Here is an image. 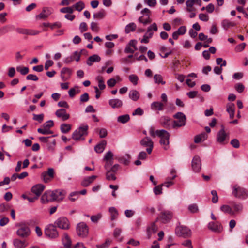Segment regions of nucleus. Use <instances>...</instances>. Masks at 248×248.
Wrapping results in <instances>:
<instances>
[{
	"label": "nucleus",
	"mask_w": 248,
	"mask_h": 248,
	"mask_svg": "<svg viewBox=\"0 0 248 248\" xmlns=\"http://www.w3.org/2000/svg\"><path fill=\"white\" fill-rule=\"evenodd\" d=\"M76 231L79 236L84 238L87 237L89 233V227L85 223L81 222L77 225Z\"/></svg>",
	"instance_id": "obj_6"
},
{
	"label": "nucleus",
	"mask_w": 248,
	"mask_h": 248,
	"mask_svg": "<svg viewBox=\"0 0 248 248\" xmlns=\"http://www.w3.org/2000/svg\"><path fill=\"white\" fill-rule=\"evenodd\" d=\"M173 117L177 120L173 121L172 126L174 128L180 127L185 125L186 123V116L181 112H178L173 115Z\"/></svg>",
	"instance_id": "obj_4"
},
{
	"label": "nucleus",
	"mask_w": 248,
	"mask_h": 248,
	"mask_svg": "<svg viewBox=\"0 0 248 248\" xmlns=\"http://www.w3.org/2000/svg\"><path fill=\"white\" fill-rule=\"evenodd\" d=\"M45 234L46 236L51 238H57L59 235L56 226L53 225H50L46 228Z\"/></svg>",
	"instance_id": "obj_11"
},
{
	"label": "nucleus",
	"mask_w": 248,
	"mask_h": 248,
	"mask_svg": "<svg viewBox=\"0 0 248 248\" xmlns=\"http://www.w3.org/2000/svg\"><path fill=\"white\" fill-rule=\"evenodd\" d=\"M37 131L38 133L44 135L50 134L53 133V132L51 130L46 128H44L43 127V128H38L37 129Z\"/></svg>",
	"instance_id": "obj_51"
},
{
	"label": "nucleus",
	"mask_w": 248,
	"mask_h": 248,
	"mask_svg": "<svg viewBox=\"0 0 248 248\" xmlns=\"http://www.w3.org/2000/svg\"><path fill=\"white\" fill-rule=\"evenodd\" d=\"M91 29L92 31L95 32H97L99 30V27L98 26V24L94 22H91Z\"/></svg>",
	"instance_id": "obj_61"
},
{
	"label": "nucleus",
	"mask_w": 248,
	"mask_h": 248,
	"mask_svg": "<svg viewBox=\"0 0 248 248\" xmlns=\"http://www.w3.org/2000/svg\"><path fill=\"white\" fill-rule=\"evenodd\" d=\"M108 103L109 105L113 108H120L123 105L122 101L117 98L110 99Z\"/></svg>",
	"instance_id": "obj_25"
},
{
	"label": "nucleus",
	"mask_w": 248,
	"mask_h": 248,
	"mask_svg": "<svg viewBox=\"0 0 248 248\" xmlns=\"http://www.w3.org/2000/svg\"><path fill=\"white\" fill-rule=\"evenodd\" d=\"M16 70L20 72L21 74L25 75L29 73V69L27 67H22L21 66H18L16 67Z\"/></svg>",
	"instance_id": "obj_50"
},
{
	"label": "nucleus",
	"mask_w": 248,
	"mask_h": 248,
	"mask_svg": "<svg viewBox=\"0 0 248 248\" xmlns=\"http://www.w3.org/2000/svg\"><path fill=\"white\" fill-rule=\"evenodd\" d=\"M54 224L59 228L63 230H67L69 228V221L68 219L65 217L59 218L55 221Z\"/></svg>",
	"instance_id": "obj_9"
},
{
	"label": "nucleus",
	"mask_w": 248,
	"mask_h": 248,
	"mask_svg": "<svg viewBox=\"0 0 248 248\" xmlns=\"http://www.w3.org/2000/svg\"><path fill=\"white\" fill-rule=\"evenodd\" d=\"M156 135L159 137L161 139L160 143L163 145V148L167 150L169 148L170 134L165 130H157L156 131Z\"/></svg>",
	"instance_id": "obj_2"
},
{
	"label": "nucleus",
	"mask_w": 248,
	"mask_h": 248,
	"mask_svg": "<svg viewBox=\"0 0 248 248\" xmlns=\"http://www.w3.org/2000/svg\"><path fill=\"white\" fill-rule=\"evenodd\" d=\"M154 80L155 83L165 84V81L163 80L162 76L160 74H155L154 76Z\"/></svg>",
	"instance_id": "obj_44"
},
{
	"label": "nucleus",
	"mask_w": 248,
	"mask_h": 248,
	"mask_svg": "<svg viewBox=\"0 0 248 248\" xmlns=\"http://www.w3.org/2000/svg\"><path fill=\"white\" fill-rule=\"evenodd\" d=\"M71 129V125L67 124H62L61 125L60 129L62 133L68 132Z\"/></svg>",
	"instance_id": "obj_43"
},
{
	"label": "nucleus",
	"mask_w": 248,
	"mask_h": 248,
	"mask_svg": "<svg viewBox=\"0 0 248 248\" xmlns=\"http://www.w3.org/2000/svg\"><path fill=\"white\" fill-rule=\"evenodd\" d=\"M129 97L132 100L136 101L140 98V94L137 90H132L129 93Z\"/></svg>",
	"instance_id": "obj_34"
},
{
	"label": "nucleus",
	"mask_w": 248,
	"mask_h": 248,
	"mask_svg": "<svg viewBox=\"0 0 248 248\" xmlns=\"http://www.w3.org/2000/svg\"><path fill=\"white\" fill-rule=\"evenodd\" d=\"M140 143L143 147H147V152L148 154H151L154 147V142L149 137H146L140 140Z\"/></svg>",
	"instance_id": "obj_7"
},
{
	"label": "nucleus",
	"mask_w": 248,
	"mask_h": 248,
	"mask_svg": "<svg viewBox=\"0 0 248 248\" xmlns=\"http://www.w3.org/2000/svg\"><path fill=\"white\" fill-rule=\"evenodd\" d=\"M78 196H79V192H78L77 191L71 192L69 194V199L70 201L74 202L77 199H78Z\"/></svg>",
	"instance_id": "obj_49"
},
{
	"label": "nucleus",
	"mask_w": 248,
	"mask_h": 248,
	"mask_svg": "<svg viewBox=\"0 0 248 248\" xmlns=\"http://www.w3.org/2000/svg\"><path fill=\"white\" fill-rule=\"evenodd\" d=\"M164 104L159 102H154L151 104V108L155 110H162L164 108Z\"/></svg>",
	"instance_id": "obj_35"
},
{
	"label": "nucleus",
	"mask_w": 248,
	"mask_h": 248,
	"mask_svg": "<svg viewBox=\"0 0 248 248\" xmlns=\"http://www.w3.org/2000/svg\"><path fill=\"white\" fill-rule=\"evenodd\" d=\"M52 13V9L49 8L44 7L42 12L36 16V18L39 19H45L47 18Z\"/></svg>",
	"instance_id": "obj_18"
},
{
	"label": "nucleus",
	"mask_w": 248,
	"mask_h": 248,
	"mask_svg": "<svg viewBox=\"0 0 248 248\" xmlns=\"http://www.w3.org/2000/svg\"><path fill=\"white\" fill-rule=\"evenodd\" d=\"M207 138V135L205 133H202L200 135H196L194 137V142L196 143H198L205 140Z\"/></svg>",
	"instance_id": "obj_39"
},
{
	"label": "nucleus",
	"mask_w": 248,
	"mask_h": 248,
	"mask_svg": "<svg viewBox=\"0 0 248 248\" xmlns=\"http://www.w3.org/2000/svg\"><path fill=\"white\" fill-rule=\"evenodd\" d=\"M158 230L157 226L155 222L152 223L150 226L148 227L147 230L148 238H150L152 234L155 233Z\"/></svg>",
	"instance_id": "obj_27"
},
{
	"label": "nucleus",
	"mask_w": 248,
	"mask_h": 248,
	"mask_svg": "<svg viewBox=\"0 0 248 248\" xmlns=\"http://www.w3.org/2000/svg\"><path fill=\"white\" fill-rule=\"evenodd\" d=\"M201 161L200 157L195 156L192 161V167L195 172L200 171L201 169Z\"/></svg>",
	"instance_id": "obj_16"
},
{
	"label": "nucleus",
	"mask_w": 248,
	"mask_h": 248,
	"mask_svg": "<svg viewBox=\"0 0 248 248\" xmlns=\"http://www.w3.org/2000/svg\"><path fill=\"white\" fill-rule=\"evenodd\" d=\"M55 114L57 117L61 118L62 121H66L70 117L69 114L67 113L66 110L63 108L57 110Z\"/></svg>",
	"instance_id": "obj_21"
},
{
	"label": "nucleus",
	"mask_w": 248,
	"mask_h": 248,
	"mask_svg": "<svg viewBox=\"0 0 248 248\" xmlns=\"http://www.w3.org/2000/svg\"><path fill=\"white\" fill-rule=\"evenodd\" d=\"M101 59L100 57L97 55H93L91 56H90L87 61V64L88 65H92L93 64V63L94 62H98L100 61Z\"/></svg>",
	"instance_id": "obj_37"
},
{
	"label": "nucleus",
	"mask_w": 248,
	"mask_h": 248,
	"mask_svg": "<svg viewBox=\"0 0 248 248\" xmlns=\"http://www.w3.org/2000/svg\"><path fill=\"white\" fill-rule=\"evenodd\" d=\"M45 186L42 184H37L31 188V192L38 197L41 195L42 191L44 190Z\"/></svg>",
	"instance_id": "obj_23"
},
{
	"label": "nucleus",
	"mask_w": 248,
	"mask_h": 248,
	"mask_svg": "<svg viewBox=\"0 0 248 248\" xmlns=\"http://www.w3.org/2000/svg\"><path fill=\"white\" fill-rule=\"evenodd\" d=\"M211 194L213 196V197L212 198V202L214 203H216L217 202L218 200V197L217 194V192L216 190H212L211 191Z\"/></svg>",
	"instance_id": "obj_60"
},
{
	"label": "nucleus",
	"mask_w": 248,
	"mask_h": 248,
	"mask_svg": "<svg viewBox=\"0 0 248 248\" xmlns=\"http://www.w3.org/2000/svg\"><path fill=\"white\" fill-rule=\"evenodd\" d=\"M141 14L143 16L139 18L140 22L143 23L144 25H146L151 23L152 19L150 18V11L148 8H144L141 11Z\"/></svg>",
	"instance_id": "obj_8"
},
{
	"label": "nucleus",
	"mask_w": 248,
	"mask_h": 248,
	"mask_svg": "<svg viewBox=\"0 0 248 248\" xmlns=\"http://www.w3.org/2000/svg\"><path fill=\"white\" fill-rule=\"evenodd\" d=\"M113 154L111 151L108 152L105 155L104 160L106 161L105 165V168L106 170H108L109 167L112 164V162L110 160L112 159Z\"/></svg>",
	"instance_id": "obj_20"
},
{
	"label": "nucleus",
	"mask_w": 248,
	"mask_h": 248,
	"mask_svg": "<svg viewBox=\"0 0 248 248\" xmlns=\"http://www.w3.org/2000/svg\"><path fill=\"white\" fill-rule=\"evenodd\" d=\"M16 233L21 237L26 238L30 235L31 231L28 226L25 225H21L17 230Z\"/></svg>",
	"instance_id": "obj_13"
},
{
	"label": "nucleus",
	"mask_w": 248,
	"mask_h": 248,
	"mask_svg": "<svg viewBox=\"0 0 248 248\" xmlns=\"http://www.w3.org/2000/svg\"><path fill=\"white\" fill-rule=\"evenodd\" d=\"M62 243L65 248H70L71 246V240L67 233L64 234L63 238L62 239Z\"/></svg>",
	"instance_id": "obj_32"
},
{
	"label": "nucleus",
	"mask_w": 248,
	"mask_h": 248,
	"mask_svg": "<svg viewBox=\"0 0 248 248\" xmlns=\"http://www.w3.org/2000/svg\"><path fill=\"white\" fill-rule=\"evenodd\" d=\"M172 217V213L170 211H162L159 216L157 217V220H160L163 223L169 222Z\"/></svg>",
	"instance_id": "obj_12"
},
{
	"label": "nucleus",
	"mask_w": 248,
	"mask_h": 248,
	"mask_svg": "<svg viewBox=\"0 0 248 248\" xmlns=\"http://www.w3.org/2000/svg\"><path fill=\"white\" fill-rule=\"evenodd\" d=\"M74 9L73 7H67L61 8L60 12L62 13H68L71 14L73 13Z\"/></svg>",
	"instance_id": "obj_55"
},
{
	"label": "nucleus",
	"mask_w": 248,
	"mask_h": 248,
	"mask_svg": "<svg viewBox=\"0 0 248 248\" xmlns=\"http://www.w3.org/2000/svg\"><path fill=\"white\" fill-rule=\"evenodd\" d=\"M188 210L192 213H195L198 212V207L196 204H192L189 205Z\"/></svg>",
	"instance_id": "obj_56"
},
{
	"label": "nucleus",
	"mask_w": 248,
	"mask_h": 248,
	"mask_svg": "<svg viewBox=\"0 0 248 248\" xmlns=\"http://www.w3.org/2000/svg\"><path fill=\"white\" fill-rule=\"evenodd\" d=\"M96 80L98 81V87L99 89L103 90L106 88V85L104 84V79L102 76H98L96 77Z\"/></svg>",
	"instance_id": "obj_41"
},
{
	"label": "nucleus",
	"mask_w": 248,
	"mask_h": 248,
	"mask_svg": "<svg viewBox=\"0 0 248 248\" xmlns=\"http://www.w3.org/2000/svg\"><path fill=\"white\" fill-rule=\"evenodd\" d=\"M97 178L95 175H92L87 177L83 179L81 182V185L84 187H87L89 186Z\"/></svg>",
	"instance_id": "obj_28"
},
{
	"label": "nucleus",
	"mask_w": 248,
	"mask_h": 248,
	"mask_svg": "<svg viewBox=\"0 0 248 248\" xmlns=\"http://www.w3.org/2000/svg\"><path fill=\"white\" fill-rule=\"evenodd\" d=\"M54 177V170L53 168H48L47 171H44L41 174V177L45 183H47Z\"/></svg>",
	"instance_id": "obj_14"
},
{
	"label": "nucleus",
	"mask_w": 248,
	"mask_h": 248,
	"mask_svg": "<svg viewBox=\"0 0 248 248\" xmlns=\"http://www.w3.org/2000/svg\"><path fill=\"white\" fill-rule=\"evenodd\" d=\"M230 143L235 148H238L240 147V142L236 139L232 140Z\"/></svg>",
	"instance_id": "obj_64"
},
{
	"label": "nucleus",
	"mask_w": 248,
	"mask_h": 248,
	"mask_svg": "<svg viewBox=\"0 0 248 248\" xmlns=\"http://www.w3.org/2000/svg\"><path fill=\"white\" fill-rule=\"evenodd\" d=\"M171 119L167 116H162L160 119V123L165 128H169L170 125Z\"/></svg>",
	"instance_id": "obj_26"
},
{
	"label": "nucleus",
	"mask_w": 248,
	"mask_h": 248,
	"mask_svg": "<svg viewBox=\"0 0 248 248\" xmlns=\"http://www.w3.org/2000/svg\"><path fill=\"white\" fill-rule=\"evenodd\" d=\"M157 30L158 28L156 24L155 23H154L148 28L146 33H147L148 37L151 38L153 35V32L152 31L153 30L155 31H156Z\"/></svg>",
	"instance_id": "obj_33"
},
{
	"label": "nucleus",
	"mask_w": 248,
	"mask_h": 248,
	"mask_svg": "<svg viewBox=\"0 0 248 248\" xmlns=\"http://www.w3.org/2000/svg\"><path fill=\"white\" fill-rule=\"evenodd\" d=\"M109 211L111 215V220H113L117 218L118 212L117 209L113 207L109 208Z\"/></svg>",
	"instance_id": "obj_42"
},
{
	"label": "nucleus",
	"mask_w": 248,
	"mask_h": 248,
	"mask_svg": "<svg viewBox=\"0 0 248 248\" xmlns=\"http://www.w3.org/2000/svg\"><path fill=\"white\" fill-rule=\"evenodd\" d=\"M175 232L177 235L183 237H188L191 234V231L189 228L184 226H179L176 227Z\"/></svg>",
	"instance_id": "obj_10"
},
{
	"label": "nucleus",
	"mask_w": 248,
	"mask_h": 248,
	"mask_svg": "<svg viewBox=\"0 0 248 248\" xmlns=\"http://www.w3.org/2000/svg\"><path fill=\"white\" fill-rule=\"evenodd\" d=\"M130 156L126 154L125 156L118 158V160L121 163L125 165H127L130 162Z\"/></svg>",
	"instance_id": "obj_40"
},
{
	"label": "nucleus",
	"mask_w": 248,
	"mask_h": 248,
	"mask_svg": "<svg viewBox=\"0 0 248 248\" xmlns=\"http://www.w3.org/2000/svg\"><path fill=\"white\" fill-rule=\"evenodd\" d=\"M106 15L105 11L104 9H101L98 12L93 14V17L96 19H100L104 17Z\"/></svg>",
	"instance_id": "obj_47"
},
{
	"label": "nucleus",
	"mask_w": 248,
	"mask_h": 248,
	"mask_svg": "<svg viewBox=\"0 0 248 248\" xmlns=\"http://www.w3.org/2000/svg\"><path fill=\"white\" fill-rule=\"evenodd\" d=\"M106 179L108 180H115L116 177L115 174L111 171V170H108L106 173Z\"/></svg>",
	"instance_id": "obj_52"
},
{
	"label": "nucleus",
	"mask_w": 248,
	"mask_h": 248,
	"mask_svg": "<svg viewBox=\"0 0 248 248\" xmlns=\"http://www.w3.org/2000/svg\"><path fill=\"white\" fill-rule=\"evenodd\" d=\"M106 144L107 142L105 140H103L95 146L94 150L97 153H101L103 152Z\"/></svg>",
	"instance_id": "obj_31"
},
{
	"label": "nucleus",
	"mask_w": 248,
	"mask_h": 248,
	"mask_svg": "<svg viewBox=\"0 0 248 248\" xmlns=\"http://www.w3.org/2000/svg\"><path fill=\"white\" fill-rule=\"evenodd\" d=\"M72 74V70L67 67H63L62 68L61 72V77L62 81H65L68 80Z\"/></svg>",
	"instance_id": "obj_19"
},
{
	"label": "nucleus",
	"mask_w": 248,
	"mask_h": 248,
	"mask_svg": "<svg viewBox=\"0 0 248 248\" xmlns=\"http://www.w3.org/2000/svg\"><path fill=\"white\" fill-rule=\"evenodd\" d=\"M47 149L49 151H53L56 145V140L53 139L51 141L48 142Z\"/></svg>",
	"instance_id": "obj_57"
},
{
	"label": "nucleus",
	"mask_w": 248,
	"mask_h": 248,
	"mask_svg": "<svg viewBox=\"0 0 248 248\" xmlns=\"http://www.w3.org/2000/svg\"><path fill=\"white\" fill-rule=\"evenodd\" d=\"M162 185H158V186H155L154 188V189H153V191H154V193L155 195L161 194L162 193Z\"/></svg>",
	"instance_id": "obj_58"
},
{
	"label": "nucleus",
	"mask_w": 248,
	"mask_h": 248,
	"mask_svg": "<svg viewBox=\"0 0 248 248\" xmlns=\"http://www.w3.org/2000/svg\"><path fill=\"white\" fill-rule=\"evenodd\" d=\"M33 120L34 121H38L39 123H41L42 122L44 119V115L43 114H33Z\"/></svg>",
	"instance_id": "obj_54"
},
{
	"label": "nucleus",
	"mask_w": 248,
	"mask_h": 248,
	"mask_svg": "<svg viewBox=\"0 0 248 248\" xmlns=\"http://www.w3.org/2000/svg\"><path fill=\"white\" fill-rule=\"evenodd\" d=\"M235 89L238 93H242L244 91L245 87L242 83H238L235 85Z\"/></svg>",
	"instance_id": "obj_63"
},
{
	"label": "nucleus",
	"mask_w": 248,
	"mask_h": 248,
	"mask_svg": "<svg viewBox=\"0 0 248 248\" xmlns=\"http://www.w3.org/2000/svg\"><path fill=\"white\" fill-rule=\"evenodd\" d=\"M53 125H54L53 121L52 120H49V121H48L46 122V123H45L43 125V127L44 128H46L48 129H49V128L53 127Z\"/></svg>",
	"instance_id": "obj_62"
},
{
	"label": "nucleus",
	"mask_w": 248,
	"mask_h": 248,
	"mask_svg": "<svg viewBox=\"0 0 248 248\" xmlns=\"http://www.w3.org/2000/svg\"><path fill=\"white\" fill-rule=\"evenodd\" d=\"M232 194L236 198L246 199L248 197V191L246 188L235 185L233 186Z\"/></svg>",
	"instance_id": "obj_3"
},
{
	"label": "nucleus",
	"mask_w": 248,
	"mask_h": 248,
	"mask_svg": "<svg viewBox=\"0 0 248 248\" xmlns=\"http://www.w3.org/2000/svg\"><path fill=\"white\" fill-rule=\"evenodd\" d=\"M216 140L217 142L222 145L228 142L229 135L226 133L223 125H221V129L217 133Z\"/></svg>",
	"instance_id": "obj_5"
},
{
	"label": "nucleus",
	"mask_w": 248,
	"mask_h": 248,
	"mask_svg": "<svg viewBox=\"0 0 248 248\" xmlns=\"http://www.w3.org/2000/svg\"><path fill=\"white\" fill-rule=\"evenodd\" d=\"M221 25L225 30H228L230 27H234L236 24L233 22H231L228 19H224L221 22Z\"/></svg>",
	"instance_id": "obj_36"
},
{
	"label": "nucleus",
	"mask_w": 248,
	"mask_h": 248,
	"mask_svg": "<svg viewBox=\"0 0 248 248\" xmlns=\"http://www.w3.org/2000/svg\"><path fill=\"white\" fill-rule=\"evenodd\" d=\"M227 111L229 114L230 119H233L235 113V105L233 103H229L227 104Z\"/></svg>",
	"instance_id": "obj_30"
},
{
	"label": "nucleus",
	"mask_w": 248,
	"mask_h": 248,
	"mask_svg": "<svg viewBox=\"0 0 248 248\" xmlns=\"http://www.w3.org/2000/svg\"><path fill=\"white\" fill-rule=\"evenodd\" d=\"M208 228L210 230L216 232H220L223 229L221 224L218 222H210L208 224Z\"/></svg>",
	"instance_id": "obj_22"
},
{
	"label": "nucleus",
	"mask_w": 248,
	"mask_h": 248,
	"mask_svg": "<svg viewBox=\"0 0 248 248\" xmlns=\"http://www.w3.org/2000/svg\"><path fill=\"white\" fill-rule=\"evenodd\" d=\"M50 193H51V191H46L43 194L41 198V201L42 203L52 202Z\"/></svg>",
	"instance_id": "obj_29"
},
{
	"label": "nucleus",
	"mask_w": 248,
	"mask_h": 248,
	"mask_svg": "<svg viewBox=\"0 0 248 248\" xmlns=\"http://www.w3.org/2000/svg\"><path fill=\"white\" fill-rule=\"evenodd\" d=\"M130 120L129 115L128 114L123 115L120 116L117 118L118 122L122 124H124Z\"/></svg>",
	"instance_id": "obj_48"
},
{
	"label": "nucleus",
	"mask_w": 248,
	"mask_h": 248,
	"mask_svg": "<svg viewBox=\"0 0 248 248\" xmlns=\"http://www.w3.org/2000/svg\"><path fill=\"white\" fill-rule=\"evenodd\" d=\"M136 28V25L134 23H130L125 27V31L126 33H128L131 31H133Z\"/></svg>",
	"instance_id": "obj_46"
},
{
	"label": "nucleus",
	"mask_w": 248,
	"mask_h": 248,
	"mask_svg": "<svg viewBox=\"0 0 248 248\" xmlns=\"http://www.w3.org/2000/svg\"><path fill=\"white\" fill-rule=\"evenodd\" d=\"M72 7L73 9L74 8L75 10L80 12L85 8V4L83 1H80L76 3Z\"/></svg>",
	"instance_id": "obj_45"
},
{
	"label": "nucleus",
	"mask_w": 248,
	"mask_h": 248,
	"mask_svg": "<svg viewBox=\"0 0 248 248\" xmlns=\"http://www.w3.org/2000/svg\"><path fill=\"white\" fill-rule=\"evenodd\" d=\"M231 208L233 212V216L241 213L243 209V206L241 203L232 202H231Z\"/></svg>",
	"instance_id": "obj_17"
},
{
	"label": "nucleus",
	"mask_w": 248,
	"mask_h": 248,
	"mask_svg": "<svg viewBox=\"0 0 248 248\" xmlns=\"http://www.w3.org/2000/svg\"><path fill=\"white\" fill-rule=\"evenodd\" d=\"M220 210L225 214H229L231 216H233V212L231 206L227 205H223L220 207Z\"/></svg>",
	"instance_id": "obj_38"
},
{
	"label": "nucleus",
	"mask_w": 248,
	"mask_h": 248,
	"mask_svg": "<svg viewBox=\"0 0 248 248\" xmlns=\"http://www.w3.org/2000/svg\"><path fill=\"white\" fill-rule=\"evenodd\" d=\"M88 126L87 124H82L72 134V138L75 140H84V137L88 134Z\"/></svg>",
	"instance_id": "obj_1"
},
{
	"label": "nucleus",
	"mask_w": 248,
	"mask_h": 248,
	"mask_svg": "<svg viewBox=\"0 0 248 248\" xmlns=\"http://www.w3.org/2000/svg\"><path fill=\"white\" fill-rule=\"evenodd\" d=\"M76 88H77V91L75 88H71L69 90L68 93L70 97L73 98L76 95V94L79 93L80 90L78 89V87H76Z\"/></svg>",
	"instance_id": "obj_59"
},
{
	"label": "nucleus",
	"mask_w": 248,
	"mask_h": 248,
	"mask_svg": "<svg viewBox=\"0 0 248 248\" xmlns=\"http://www.w3.org/2000/svg\"><path fill=\"white\" fill-rule=\"evenodd\" d=\"M51 199L52 201H56L57 202L62 201L64 198V195L62 191L60 190H55L51 191Z\"/></svg>",
	"instance_id": "obj_15"
},
{
	"label": "nucleus",
	"mask_w": 248,
	"mask_h": 248,
	"mask_svg": "<svg viewBox=\"0 0 248 248\" xmlns=\"http://www.w3.org/2000/svg\"><path fill=\"white\" fill-rule=\"evenodd\" d=\"M13 243L16 248H25L28 245V243L26 240H21L19 239H15Z\"/></svg>",
	"instance_id": "obj_24"
},
{
	"label": "nucleus",
	"mask_w": 248,
	"mask_h": 248,
	"mask_svg": "<svg viewBox=\"0 0 248 248\" xmlns=\"http://www.w3.org/2000/svg\"><path fill=\"white\" fill-rule=\"evenodd\" d=\"M129 79L134 85H136L138 84L139 78L137 75L132 74L129 76Z\"/></svg>",
	"instance_id": "obj_53"
}]
</instances>
